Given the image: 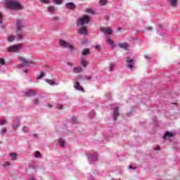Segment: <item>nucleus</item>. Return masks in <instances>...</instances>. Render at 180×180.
Instances as JSON below:
<instances>
[{
  "instance_id": "nucleus-21",
  "label": "nucleus",
  "mask_w": 180,
  "mask_h": 180,
  "mask_svg": "<svg viewBox=\"0 0 180 180\" xmlns=\"http://www.w3.org/2000/svg\"><path fill=\"white\" fill-rule=\"evenodd\" d=\"M13 161H16L18 160V153H10Z\"/></svg>"
},
{
  "instance_id": "nucleus-47",
  "label": "nucleus",
  "mask_w": 180,
  "mask_h": 180,
  "mask_svg": "<svg viewBox=\"0 0 180 180\" xmlns=\"http://www.w3.org/2000/svg\"><path fill=\"white\" fill-rule=\"evenodd\" d=\"M127 116H131V114L130 112H127Z\"/></svg>"
},
{
  "instance_id": "nucleus-7",
  "label": "nucleus",
  "mask_w": 180,
  "mask_h": 180,
  "mask_svg": "<svg viewBox=\"0 0 180 180\" xmlns=\"http://www.w3.org/2000/svg\"><path fill=\"white\" fill-rule=\"evenodd\" d=\"M134 58L129 59V57H127V60H126L127 63V67L129 70H133V65H134Z\"/></svg>"
},
{
  "instance_id": "nucleus-37",
  "label": "nucleus",
  "mask_w": 180,
  "mask_h": 180,
  "mask_svg": "<svg viewBox=\"0 0 180 180\" xmlns=\"http://www.w3.org/2000/svg\"><path fill=\"white\" fill-rule=\"evenodd\" d=\"M45 74L44 72H41V74L39 75V76L38 77L39 79L40 78H43V77H44Z\"/></svg>"
},
{
  "instance_id": "nucleus-44",
  "label": "nucleus",
  "mask_w": 180,
  "mask_h": 180,
  "mask_svg": "<svg viewBox=\"0 0 180 180\" xmlns=\"http://www.w3.org/2000/svg\"><path fill=\"white\" fill-rule=\"evenodd\" d=\"M160 150V146H158L157 148H155V151H158Z\"/></svg>"
},
{
  "instance_id": "nucleus-5",
  "label": "nucleus",
  "mask_w": 180,
  "mask_h": 180,
  "mask_svg": "<svg viewBox=\"0 0 180 180\" xmlns=\"http://www.w3.org/2000/svg\"><path fill=\"white\" fill-rule=\"evenodd\" d=\"M20 47H22V44L11 46L8 47L7 51L8 53H18L20 50Z\"/></svg>"
},
{
  "instance_id": "nucleus-49",
  "label": "nucleus",
  "mask_w": 180,
  "mask_h": 180,
  "mask_svg": "<svg viewBox=\"0 0 180 180\" xmlns=\"http://www.w3.org/2000/svg\"><path fill=\"white\" fill-rule=\"evenodd\" d=\"M68 65H72V63H68Z\"/></svg>"
},
{
  "instance_id": "nucleus-23",
  "label": "nucleus",
  "mask_w": 180,
  "mask_h": 180,
  "mask_svg": "<svg viewBox=\"0 0 180 180\" xmlns=\"http://www.w3.org/2000/svg\"><path fill=\"white\" fill-rule=\"evenodd\" d=\"M100 5H101V6H105V5H106V4H108V0H100Z\"/></svg>"
},
{
  "instance_id": "nucleus-40",
  "label": "nucleus",
  "mask_w": 180,
  "mask_h": 180,
  "mask_svg": "<svg viewBox=\"0 0 180 180\" xmlns=\"http://www.w3.org/2000/svg\"><path fill=\"white\" fill-rule=\"evenodd\" d=\"M35 157H37V158L40 157V152H39V151L36 152Z\"/></svg>"
},
{
  "instance_id": "nucleus-12",
  "label": "nucleus",
  "mask_w": 180,
  "mask_h": 180,
  "mask_svg": "<svg viewBox=\"0 0 180 180\" xmlns=\"http://www.w3.org/2000/svg\"><path fill=\"white\" fill-rule=\"evenodd\" d=\"M174 132L166 131L163 136V139H169L171 137H174Z\"/></svg>"
},
{
  "instance_id": "nucleus-15",
  "label": "nucleus",
  "mask_w": 180,
  "mask_h": 180,
  "mask_svg": "<svg viewBox=\"0 0 180 180\" xmlns=\"http://www.w3.org/2000/svg\"><path fill=\"white\" fill-rule=\"evenodd\" d=\"M81 64H82V67H84V68H86V65H88V64H89V62L84 60V56H82Z\"/></svg>"
},
{
  "instance_id": "nucleus-52",
  "label": "nucleus",
  "mask_w": 180,
  "mask_h": 180,
  "mask_svg": "<svg viewBox=\"0 0 180 180\" xmlns=\"http://www.w3.org/2000/svg\"><path fill=\"white\" fill-rule=\"evenodd\" d=\"M86 79H91V77H88Z\"/></svg>"
},
{
  "instance_id": "nucleus-18",
  "label": "nucleus",
  "mask_w": 180,
  "mask_h": 180,
  "mask_svg": "<svg viewBox=\"0 0 180 180\" xmlns=\"http://www.w3.org/2000/svg\"><path fill=\"white\" fill-rule=\"evenodd\" d=\"M89 54V49H85L82 52V57H84V56H88Z\"/></svg>"
},
{
  "instance_id": "nucleus-28",
  "label": "nucleus",
  "mask_w": 180,
  "mask_h": 180,
  "mask_svg": "<svg viewBox=\"0 0 180 180\" xmlns=\"http://www.w3.org/2000/svg\"><path fill=\"white\" fill-rule=\"evenodd\" d=\"M107 43H108V44H113L114 41H113V40H112L110 38H108V39H107Z\"/></svg>"
},
{
  "instance_id": "nucleus-9",
  "label": "nucleus",
  "mask_w": 180,
  "mask_h": 180,
  "mask_svg": "<svg viewBox=\"0 0 180 180\" xmlns=\"http://www.w3.org/2000/svg\"><path fill=\"white\" fill-rule=\"evenodd\" d=\"M65 6L68 9H71L72 11L75 9V8H77V6H75V4L72 2L67 3Z\"/></svg>"
},
{
  "instance_id": "nucleus-11",
  "label": "nucleus",
  "mask_w": 180,
  "mask_h": 180,
  "mask_svg": "<svg viewBox=\"0 0 180 180\" xmlns=\"http://www.w3.org/2000/svg\"><path fill=\"white\" fill-rule=\"evenodd\" d=\"M172 8H176L178 6V1L179 0H169Z\"/></svg>"
},
{
  "instance_id": "nucleus-34",
  "label": "nucleus",
  "mask_w": 180,
  "mask_h": 180,
  "mask_svg": "<svg viewBox=\"0 0 180 180\" xmlns=\"http://www.w3.org/2000/svg\"><path fill=\"white\" fill-rule=\"evenodd\" d=\"M4 20H3V16L1 13H0V25H2Z\"/></svg>"
},
{
  "instance_id": "nucleus-41",
  "label": "nucleus",
  "mask_w": 180,
  "mask_h": 180,
  "mask_svg": "<svg viewBox=\"0 0 180 180\" xmlns=\"http://www.w3.org/2000/svg\"><path fill=\"white\" fill-rule=\"evenodd\" d=\"M146 30H148V32H151V30H153V28L151 27H147Z\"/></svg>"
},
{
  "instance_id": "nucleus-24",
  "label": "nucleus",
  "mask_w": 180,
  "mask_h": 180,
  "mask_svg": "<svg viewBox=\"0 0 180 180\" xmlns=\"http://www.w3.org/2000/svg\"><path fill=\"white\" fill-rule=\"evenodd\" d=\"M97 157L96 155H91V156H89V159L91 160V161H96L97 160Z\"/></svg>"
},
{
  "instance_id": "nucleus-39",
  "label": "nucleus",
  "mask_w": 180,
  "mask_h": 180,
  "mask_svg": "<svg viewBox=\"0 0 180 180\" xmlns=\"http://www.w3.org/2000/svg\"><path fill=\"white\" fill-rule=\"evenodd\" d=\"M8 165H10L9 162H6L4 164L2 165V167H6Z\"/></svg>"
},
{
  "instance_id": "nucleus-8",
  "label": "nucleus",
  "mask_w": 180,
  "mask_h": 180,
  "mask_svg": "<svg viewBox=\"0 0 180 180\" xmlns=\"http://www.w3.org/2000/svg\"><path fill=\"white\" fill-rule=\"evenodd\" d=\"M74 88L77 89V91H80L81 92H84V88H82V86L79 83L78 81L75 82Z\"/></svg>"
},
{
  "instance_id": "nucleus-2",
  "label": "nucleus",
  "mask_w": 180,
  "mask_h": 180,
  "mask_svg": "<svg viewBox=\"0 0 180 180\" xmlns=\"http://www.w3.org/2000/svg\"><path fill=\"white\" fill-rule=\"evenodd\" d=\"M16 37L18 40H22L23 39V37L25 36V33L22 31V29H23V22H22V20L20 19H18L16 22Z\"/></svg>"
},
{
  "instance_id": "nucleus-19",
  "label": "nucleus",
  "mask_w": 180,
  "mask_h": 180,
  "mask_svg": "<svg viewBox=\"0 0 180 180\" xmlns=\"http://www.w3.org/2000/svg\"><path fill=\"white\" fill-rule=\"evenodd\" d=\"M15 39H18V37L15 36H8L7 38V41L9 43H12V41H13V40H15Z\"/></svg>"
},
{
  "instance_id": "nucleus-30",
  "label": "nucleus",
  "mask_w": 180,
  "mask_h": 180,
  "mask_svg": "<svg viewBox=\"0 0 180 180\" xmlns=\"http://www.w3.org/2000/svg\"><path fill=\"white\" fill-rule=\"evenodd\" d=\"M0 64L1 65H5V60L2 58H0Z\"/></svg>"
},
{
  "instance_id": "nucleus-16",
  "label": "nucleus",
  "mask_w": 180,
  "mask_h": 180,
  "mask_svg": "<svg viewBox=\"0 0 180 180\" xmlns=\"http://www.w3.org/2000/svg\"><path fill=\"white\" fill-rule=\"evenodd\" d=\"M82 71H84V70L81 67L73 68V72H75V74H79V72H82Z\"/></svg>"
},
{
  "instance_id": "nucleus-27",
  "label": "nucleus",
  "mask_w": 180,
  "mask_h": 180,
  "mask_svg": "<svg viewBox=\"0 0 180 180\" xmlns=\"http://www.w3.org/2000/svg\"><path fill=\"white\" fill-rule=\"evenodd\" d=\"M39 102H40V101L39 100V98H34L33 100V103L34 105H39Z\"/></svg>"
},
{
  "instance_id": "nucleus-42",
  "label": "nucleus",
  "mask_w": 180,
  "mask_h": 180,
  "mask_svg": "<svg viewBox=\"0 0 180 180\" xmlns=\"http://www.w3.org/2000/svg\"><path fill=\"white\" fill-rule=\"evenodd\" d=\"M113 68H115V65H111L109 68L110 70L112 71V70H113Z\"/></svg>"
},
{
  "instance_id": "nucleus-32",
  "label": "nucleus",
  "mask_w": 180,
  "mask_h": 180,
  "mask_svg": "<svg viewBox=\"0 0 180 180\" xmlns=\"http://www.w3.org/2000/svg\"><path fill=\"white\" fill-rule=\"evenodd\" d=\"M42 4H49L50 0H39Z\"/></svg>"
},
{
  "instance_id": "nucleus-46",
  "label": "nucleus",
  "mask_w": 180,
  "mask_h": 180,
  "mask_svg": "<svg viewBox=\"0 0 180 180\" xmlns=\"http://www.w3.org/2000/svg\"><path fill=\"white\" fill-rule=\"evenodd\" d=\"M57 108L58 109H63V105L58 106Z\"/></svg>"
},
{
  "instance_id": "nucleus-14",
  "label": "nucleus",
  "mask_w": 180,
  "mask_h": 180,
  "mask_svg": "<svg viewBox=\"0 0 180 180\" xmlns=\"http://www.w3.org/2000/svg\"><path fill=\"white\" fill-rule=\"evenodd\" d=\"M20 124V120L19 119H15L13 124V128L18 129V127H19Z\"/></svg>"
},
{
  "instance_id": "nucleus-51",
  "label": "nucleus",
  "mask_w": 180,
  "mask_h": 180,
  "mask_svg": "<svg viewBox=\"0 0 180 180\" xmlns=\"http://www.w3.org/2000/svg\"><path fill=\"white\" fill-rule=\"evenodd\" d=\"M34 137H37V134H34Z\"/></svg>"
},
{
  "instance_id": "nucleus-33",
  "label": "nucleus",
  "mask_w": 180,
  "mask_h": 180,
  "mask_svg": "<svg viewBox=\"0 0 180 180\" xmlns=\"http://www.w3.org/2000/svg\"><path fill=\"white\" fill-rule=\"evenodd\" d=\"M87 13H90L91 15H94V10L92 9H88L86 11Z\"/></svg>"
},
{
  "instance_id": "nucleus-29",
  "label": "nucleus",
  "mask_w": 180,
  "mask_h": 180,
  "mask_svg": "<svg viewBox=\"0 0 180 180\" xmlns=\"http://www.w3.org/2000/svg\"><path fill=\"white\" fill-rule=\"evenodd\" d=\"M94 47L97 50V51H101V50L102 49V47H101V45H96Z\"/></svg>"
},
{
  "instance_id": "nucleus-48",
  "label": "nucleus",
  "mask_w": 180,
  "mask_h": 180,
  "mask_svg": "<svg viewBox=\"0 0 180 180\" xmlns=\"http://www.w3.org/2000/svg\"><path fill=\"white\" fill-rule=\"evenodd\" d=\"M105 20H108L109 19V17L105 16Z\"/></svg>"
},
{
  "instance_id": "nucleus-43",
  "label": "nucleus",
  "mask_w": 180,
  "mask_h": 180,
  "mask_svg": "<svg viewBox=\"0 0 180 180\" xmlns=\"http://www.w3.org/2000/svg\"><path fill=\"white\" fill-rule=\"evenodd\" d=\"M129 168H130L131 169H136V167L134 168L132 165H129Z\"/></svg>"
},
{
  "instance_id": "nucleus-17",
  "label": "nucleus",
  "mask_w": 180,
  "mask_h": 180,
  "mask_svg": "<svg viewBox=\"0 0 180 180\" xmlns=\"http://www.w3.org/2000/svg\"><path fill=\"white\" fill-rule=\"evenodd\" d=\"M117 116H119V107H115L114 110V120L117 119Z\"/></svg>"
},
{
  "instance_id": "nucleus-20",
  "label": "nucleus",
  "mask_w": 180,
  "mask_h": 180,
  "mask_svg": "<svg viewBox=\"0 0 180 180\" xmlns=\"http://www.w3.org/2000/svg\"><path fill=\"white\" fill-rule=\"evenodd\" d=\"M34 95H36V92L33 90H30L26 94V96H33Z\"/></svg>"
},
{
  "instance_id": "nucleus-10",
  "label": "nucleus",
  "mask_w": 180,
  "mask_h": 180,
  "mask_svg": "<svg viewBox=\"0 0 180 180\" xmlns=\"http://www.w3.org/2000/svg\"><path fill=\"white\" fill-rule=\"evenodd\" d=\"M118 46L120 49H123L124 50H127L130 48V46H129L127 43H120Z\"/></svg>"
},
{
  "instance_id": "nucleus-50",
  "label": "nucleus",
  "mask_w": 180,
  "mask_h": 180,
  "mask_svg": "<svg viewBox=\"0 0 180 180\" xmlns=\"http://www.w3.org/2000/svg\"><path fill=\"white\" fill-rule=\"evenodd\" d=\"M22 71H23V72H27V70H23Z\"/></svg>"
},
{
  "instance_id": "nucleus-13",
  "label": "nucleus",
  "mask_w": 180,
  "mask_h": 180,
  "mask_svg": "<svg viewBox=\"0 0 180 180\" xmlns=\"http://www.w3.org/2000/svg\"><path fill=\"white\" fill-rule=\"evenodd\" d=\"M101 32H103V33H106L107 34H112V30L110 29L101 27Z\"/></svg>"
},
{
  "instance_id": "nucleus-26",
  "label": "nucleus",
  "mask_w": 180,
  "mask_h": 180,
  "mask_svg": "<svg viewBox=\"0 0 180 180\" xmlns=\"http://www.w3.org/2000/svg\"><path fill=\"white\" fill-rule=\"evenodd\" d=\"M46 82H48L49 85H56V82L52 79L46 80Z\"/></svg>"
},
{
  "instance_id": "nucleus-53",
  "label": "nucleus",
  "mask_w": 180,
  "mask_h": 180,
  "mask_svg": "<svg viewBox=\"0 0 180 180\" xmlns=\"http://www.w3.org/2000/svg\"><path fill=\"white\" fill-rule=\"evenodd\" d=\"M117 30H121L122 28H121V27H118Z\"/></svg>"
},
{
  "instance_id": "nucleus-38",
  "label": "nucleus",
  "mask_w": 180,
  "mask_h": 180,
  "mask_svg": "<svg viewBox=\"0 0 180 180\" xmlns=\"http://www.w3.org/2000/svg\"><path fill=\"white\" fill-rule=\"evenodd\" d=\"M6 133V129H3L1 131V134H5Z\"/></svg>"
},
{
  "instance_id": "nucleus-36",
  "label": "nucleus",
  "mask_w": 180,
  "mask_h": 180,
  "mask_svg": "<svg viewBox=\"0 0 180 180\" xmlns=\"http://www.w3.org/2000/svg\"><path fill=\"white\" fill-rule=\"evenodd\" d=\"M22 131H24V133H27V127H23Z\"/></svg>"
},
{
  "instance_id": "nucleus-3",
  "label": "nucleus",
  "mask_w": 180,
  "mask_h": 180,
  "mask_svg": "<svg viewBox=\"0 0 180 180\" xmlns=\"http://www.w3.org/2000/svg\"><path fill=\"white\" fill-rule=\"evenodd\" d=\"M6 5L8 9H16L17 11H22L23 9V6L18 1L8 0Z\"/></svg>"
},
{
  "instance_id": "nucleus-22",
  "label": "nucleus",
  "mask_w": 180,
  "mask_h": 180,
  "mask_svg": "<svg viewBox=\"0 0 180 180\" xmlns=\"http://www.w3.org/2000/svg\"><path fill=\"white\" fill-rule=\"evenodd\" d=\"M59 144H60V147H64V144H65V140H64L63 139H60Z\"/></svg>"
},
{
  "instance_id": "nucleus-25",
  "label": "nucleus",
  "mask_w": 180,
  "mask_h": 180,
  "mask_svg": "<svg viewBox=\"0 0 180 180\" xmlns=\"http://www.w3.org/2000/svg\"><path fill=\"white\" fill-rule=\"evenodd\" d=\"M56 8L54 6H49L48 7V11L49 12H55Z\"/></svg>"
},
{
  "instance_id": "nucleus-31",
  "label": "nucleus",
  "mask_w": 180,
  "mask_h": 180,
  "mask_svg": "<svg viewBox=\"0 0 180 180\" xmlns=\"http://www.w3.org/2000/svg\"><path fill=\"white\" fill-rule=\"evenodd\" d=\"M54 4H57L58 5H60L61 2H63V0H53Z\"/></svg>"
},
{
  "instance_id": "nucleus-1",
  "label": "nucleus",
  "mask_w": 180,
  "mask_h": 180,
  "mask_svg": "<svg viewBox=\"0 0 180 180\" xmlns=\"http://www.w3.org/2000/svg\"><path fill=\"white\" fill-rule=\"evenodd\" d=\"M89 20H91V19L88 15H83L82 18L78 19L77 25V26H82V27L78 30L77 33L84 36L88 34V28L84 25H88L89 23Z\"/></svg>"
},
{
  "instance_id": "nucleus-4",
  "label": "nucleus",
  "mask_w": 180,
  "mask_h": 180,
  "mask_svg": "<svg viewBox=\"0 0 180 180\" xmlns=\"http://www.w3.org/2000/svg\"><path fill=\"white\" fill-rule=\"evenodd\" d=\"M19 60L22 61V63L17 66V68H23V67H28L29 64H33V62L27 61V59H26V58L20 57L19 58Z\"/></svg>"
},
{
  "instance_id": "nucleus-35",
  "label": "nucleus",
  "mask_w": 180,
  "mask_h": 180,
  "mask_svg": "<svg viewBox=\"0 0 180 180\" xmlns=\"http://www.w3.org/2000/svg\"><path fill=\"white\" fill-rule=\"evenodd\" d=\"M5 123H6V120H0V124L1 126L5 124Z\"/></svg>"
},
{
  "instance_id": "nucleus-6",
  "label": "nucleus",
  "mask_w": 180,
  "mask_h": 180,
  "mask_svg": "<svg viewBox=\"0 0 180 180\" xmlns=\"http://www.w3.org/2000/svg\"><path fill=\"white\" fill-rule=\"evenodd\" d=\"M60 46L61 47H65L66 49H69V50H74V46L72 44H70V43L64 41V40H60L59 42Z\"/></svg>"
},
{
  "instance_id": "nucleus-45",
  "label": "nucleus",
  "mask_w": 180,
  "mask_h": 180,
  "mask_svg": "<svg viewBox=\"0 0 180 180\" xmlns=\"http://www.w3.org/2000/svg\"><path fill=\"white\" fill-rule=\"evenodd\" d=\"M48 106H49V108H53V105H51L50 103L48 104Z\"/></svg>"
}]
</instances>
